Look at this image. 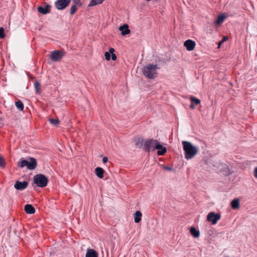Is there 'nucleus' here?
Returning <instances> with one entry per match:
<instances>
[{
    "instance_id": "c9c22d12",
    "label": "nucleus",
    "mask_w": 257,
    "mask_h": 257,
    "mask_svg": "<svg viewBox=\"0 0 257 257\" xmlns=\"http://www.w3.org/2000/svg\"><path fill=\"white\" fill-rule=\"evenodd\" d=\"M254 176L255 178H257V167L254 169Z\"/></svg>"
},
{
    "instance_id": "6e6552de",
    "label": "nucleus",
    "mask_w": 257,
    "mask_h": 257,
    "mask_svg": "<svg viewBox=\"0 0 257 257\" xmlns=\"http://www.w3.org/2000/svg\"><path fill=\"white\" fill-rule=\"evenodd\" d=\"M65 55V52L61 51H54L51 54L50 58L54 61H58L60 60Z\"/></svg>"
},
{
    "instance_id": "7c9ffc66",
    "label": "nucleus",
    "mask_w": 257,
    "mask_h": 257,
    "mask_svg": "<svg viewBox=\"0 0 257 257\" xmlns=\"http://www.w3.org/2000/svg\"><path fill=\"white\" fill-rule=\"evenodd\" d=\"M72 1L74 4L73 5H75V6H76L77 5L79 6H82V4L81 3L80 0H72Z\"/></svg>"
},
{
    "instance_id": "4be33fe9",
    "label": "nucleus",
    "mask_w": 257,
    "mask_h": 257,
    "mask_svg": "<svg viewBox=\"0 0 257 257\" xmlns=\"http://www.w3.org/2000/svg\"><path fill=\"white\" fill-rule=\"evenodd\" d=\"M15 105L18 109L21 111H23L24 108L23 103L20 100L15 102Z\"/></svg>"
},
{
    "instance_id": "6ab92c4d",
    "label": "nucleus",
    "mask_w": 257,
    "mask_h": 257,
    "mask_svg": "<svg viewBox=\"0 0 257 257\" xmlns=\"http://www.w3.org/2000/svg\"><path fill=\"white\" fill-rule=\"evenodd\" d=\"M190 233L192 235L195 237H198L199 236L200 232L198 230L196 229L194 227H191L190 229Z\"/></svg>"
},
{
    "instance_id": "a878e982",
    "label": "nucleus",
    "mask_w": 257,
    "mask_h": 257,
    "mask_svg": "<svg viewBox=\"0 0 257 257\" xmlns=\"http://www.w3.org/2000/svg\"><path fill=\"white\" fill-rule=\"evenodd\" d=\"M191 103L194 104L195 105H198L200 103V100L196 97H191Z\"/></svg>"
},
{
    "instance_id": "5701e85b",
    "label": "nucleus",
    "mask_w": 257,
    "mask_h": 257,
    "mask_svg": "<svg viewBox=\"0 0 257 257\" xmlns=\"http://www.w3.org/2000/svg\"><path fill=\"white\" fill-rule=\"evenodd\" d=\"M104 0H91L89 6L92 7L103 3Z\"/></svg>"
},
{
    "instance_id": "393cba45",
    "label": "nucleus",
    "mask_w": 257,
    "mask_h": 257,
    "mask_svg": "<svg viewBox=\"0 0 257 257\" xmlns=\"http://www.w3.org/2000/svg\"><path fill=\"white\" fill-rule=\"evenodd\" d=\"M49 120L51 124L55 126H57L60 122L58 118H50Z\"/></svg>"
},
{
    "instance_id": "bb28decb",
    "label": "nucleus",
    "mask_w": 257,
    "mask_h": 257,
    "mask_svg": "<svg viewBox=\"0 0 257 257\" xmlns=\"http://www.w3.org/2000/svg\"><path fill=\"white\" fill-rule=\"evenodd\" d=\"M77 10V9L76 8V7L75 6V5H72L71 7V8H70V14L71 15H74L76 13Z\"/></svg>"
},
{
    "instance_id": "72a5a7b5",
    "label": "nucleus",
    "mask_w": 257,
    "mask_h": 257,
    "mask_svg": "<svg viewBox=\"0 0 257 257\" xmlns=\"http://www.w3.org/2000/svg\"><path fill=\"white\" fill-rule=\"evenodd\" d=\"M162 167L165 170H168V171L172 170V168L171 167H170L166 166H162Z\"/></svg>"
},
{
    "instance_id": "2f4dec72",
    "label": "nucleus",
    "mask_w": 257,
    "mask_h": 257,
    "mask_svg": "<svg viewBox=\"0 0 257 257\" xmlns=\"http://www.w3.org/2000/svg\"><path fill=\"white\" fill-rule=\"evenodd\" d=\"M104 56L105 57L106 60H109L110 59V53L108 52H105L104 54Z\"/></svg>"
},
{
    "instance_id": "0eeeda50",
    "label": "nucleus",
    "mask_w": 257,
    "mask_h": 257,
    "mask_svg": "<svg viewBox=\"0 0 257 257\" xmlns=\"http://www.w3.org/2000/svg\"><path fill=\"white\" fill-rule=\"evenodd\" d=\"M70 2L71 0H57L55 3V6L59 10H63L69 5Z\"/></svg>"
},
{
    "instance_id": "e433bc0d",
    "label": "nucleus",
    "mask_w": 257,
    "mask_h": 257,
    "mask_svg": "<svg viewBox=\"0 0 257 257\" xmlns=\"http://www.w3.org/2000/svg\"><path fill=\"white\" fill-rule=\"evenodd\" d=\"M114 52V49L112 48H111L109 49V52L108 53H111V54H113V52Z\"/></svg>"
},
{
    "instance_id": "4c0bfd02",
    "label": "nucleus",
    "mask_w": 257,
    "mask_h": 257,
    "mask_svg": "<svg viewBox=\"0 0 257 257\" xmlns=\"http://www.w3.org/2000/svg\"><path fill=\"white\" fill-rule=\"evenodd\" d=\"M107 158L105 157H103V159H102V162L103 163H105L107 162Z\"/></svg>"
},
{
    "instance_id": "9b49d317",
    "label": "nucleus",
    "mask_w": 257,
    "mask_h": 257,
    "mask_svg": "<svg viewBox=\"0 0 257 257\" xmlns=\"http://www.w3.org/2000/svg\"><path fill=\"white\" fill-rule=\"evenodd\" d=\"M119 30L121 31L122 35H126L130 33V30L128 29V26L124 24L123 26H120Z\"/></svg>"
},
{
    "instance_id": "dca6fc26",
    "label": "nucleus",
    "mask_w": 257,
    "mask_h": 257,
    "mask_svg": "<svg viewBox=\"0 0 257 257\" xmlns=\"http://www.w3.org/2000/svg\"><path fill=\"white\" fill-rule=\"evenodd\" d=\"M231 206L232 209H236L239 207V200L238 198H235L231 202Z\"/></svg>"
},
{
    "instance_id": "c756f323",
    "label": "nucleus",
    "mask_w": 257,
    "mask_h": 257,
    "mask_svg": "<svg viewBox=\"0 0 257 257\" xmlns=\"http://www.w3.org/2000/svg\"><path fill=\"white\" fill-rule=\"evenodd\" d=\"M5 36L4 29L1 27L0 28V38L3 39Z\"/></svg>"
},
{
    "instance_id": "f8f14e48",
    "label": "nucleus",
    "mask_w": 257,
    "mask_h": 257,
    "mask_svg": "<svg viewBox=\"0 0 257 257\" xmlns=\"http://www.w3.org/2000/svg\"><path fill=\"white\" fill-rule=\"evenodd\" d=\"M97 252L93 249L88 248L87 249L85 257H98Z\"/></svg>"
},
{
    "instance_id": "f03ea898",
    "label": "nucleus",
    "mask_w": 257,
    "mask_h": 257,
    "mask_svg": "<svg viewBox=\"0 0 257 257\" xmlns=\"http://www.w3.org/2000/svg\"><path fill=\"white\" fill-rule=\"evenodd\" d=\"M158 69L157 64H149L143 68L142 73L146 78L154 79L158 76Z\"/></svg>"
},
{
    "instance_id": "f704fd0d",
    "label": "nucleus",
    "mask_w": 257,
    "mask_h": 257,
    "mask_svg": "<svg viewBox=\"0 0 257 257\" xmlns=\"http://www.w3.org/2000/svg\"><path fill=\"white\" fill-rule=\"evenodd\" d=\"M116 58L117 57L115 54H111V59L112 60L115 61L116 60Z\"/></svg>"
},
{
    "instance_id": "f257e3e1",
    "label": "nucleus",
    "mask_w": 257,
    "mask_h": 257,
    "mask_svg": "<svg viewBox=\"0 0 257 257\" xmlns=\"http://www.w3.org/2000/svg\"><path fill=\"white\" fill-rule=\"evenodd\" d=\"M183 148L184 151L185 158L187 160H191L198 154L199 148L193 146L191 142L183 141Z\"/></svg>"
},
{
    "instance_id": "20e7f679",
    "label": "nucleus",
    "mask_w": 257,
    "mask_h": 257,
    "mask_svg": "<svg viewBox=\"0 0 257 257\" xmlns=\"http://www.w3.org/2000/svg\"><path fill=\"white\" fill-rule=\"evenodd\" d=\"M29 160L30 161L24 160L23 158H21L18 163V167L20 168L27 167V168L30 170H34L37 166L36 159L34 158L30 157Z\"/></svg>"
},
{
    "instance_id": "7ed1b4c3",
    "label": "nucleus",
    "mask_w": 257,
    "mask_h": 257,
    "mask_svg": "<svg viewBox=\"0 0 257 257\" xmlns=\"http://www.w3.org/2000/svg\"><path fill=\"white\" fill-rule=\"evenodd\" d=\"M161 144L156 140L148 139L144 142V150L146 152H150L151 151H155L156 149L160 150Z\"/></svg>"
},
{
    "instance_id": "473e14b6",
    "label": "nucleus",
    "mask_w": 257,
    "mask_h": 257,
    "mask_svg": "<svg viewBox=\"0 0 257 257\" xmlns=\"http://www.w3.org/2000/svg\"><path fill=\"white\" fill-rule=\"evenodd\" d=\"M220 165L221 166V169H220V170H221L222 169L225 170L227 168V166L224 163H220Z\"/></svg>"
},
{
    "instance_id": "f3484780",
    "label": "nucleus",
    "mask_w": 257,
    "mask_h": 257,
    "mask_svg": "<svg viewBox=\"0 0 257 257\" xmlns=\"http://www.w3.org/2000/svg\"><path fill=\"white\" fill-rule=\"evenodd\" d=\"M95 174L99 178H102L103 177V174L104 173V170L100 167H97L95 170Z\"/></svg>"
},
{
    "instance_id": "a211bd4d",
    "label": "nucleus",
    "mask_w": 257,
    "mask_h": 257,
    "mask_svg": "<svg viewBox=\"0 0 257 257\" xmlns=\"http://www.w3.org/2000/svg\"><path fill=\"white\" fill-rule=\"evenodd\" d=\"M142 214L141 211H137L135 213V222L139 223L141 220Z\"/></svg>"
},
{
    "instance_id": "423d86ee",
    "label": "nucleus",
    "mask_w": 257,
    "mask_h": 257,
    "mask_svg": "<svg viewBox=\"0 0 257 257\" xmlns=\"http://www.w3.org/2000/svg\"><path fill=\"white\" fill-rule=\"evenodd\" d=\"M221 215L219 213H215L214 212H210L207 215V220L211 222L213 225L216 224L217 221L220 219Z\"/></svg>"
},
{
    "instance_id": "1a4fd4ad",
    "label": "nucleus",
    "mask_w": 257,
    "mask_h": 257,
    "mask_svg": "<svg viewBox=\"0 0 257 257\" xmlns=\"http://www.w3.org/2000/svg\"><path fill=\"white\" fill-rule=\"evenodd\" d=\"M28 185V183L26 181H24L22 182L19 181H17L14 185V187L17 190H23L27 187Z\"/></svg>"
},
{
    "instance_id": "cd10ccee",
    "label": "nucleus",
    "mask_w": 257,
    "mask_h": 257,
    "mask_svg": "<svg viewBox=\"0 0 257 257\" xmlns=\"http://www.w3.org/2000/svg\"><path fill=\"white\" fill-rule=\"evenodd\" d=\"M228 40V37L227 36H224L222 40L219 42L218 44V48L220 47L221 44L224 42Z\"/></svg>"
},
{
    "instance_id": "b1692460",
    "label": "nucleus",
    "mask_w": 257,
    "mask_h": 257,
    "mask_svg": "<svg viewBox=\"0 0 257 257\" xmlns=\"http://www.w3.org/2000/svg\"><path fill=\"white\" fill-rule=\"evenodd\" d=\"M40 87H41L40 83L38 81H36L34 83V87H35V91L37 93H39Z\"/></svg>"
},
{
    "instance_id": "aec40b11",
    "label": "nucleus",
    "mask_w": 257,
    "mask_h": 257,
    "mask_svg": "<svg viewBox=\"0 0 257 257\" xmlns=\"http://www.w3.org/2000/svg\"><path fill=\"white\" fill-rule=\"evenodd\" d=\"M134 142L135 143V145L137 147H138L139 148L142 147V146L143 145V139H142L141 138H136L134 140Z\"/></svg>"
},
{
    "instance_id": "c85d7f7f",
    "label": "nucleus",
    "mask_w": 257,
    "mask_h": 257,
    "mask_svg": "<svg viewBox=\"0 0 257 257\" xmlns=\"http://www.w3.org/2000/svg\"><path fill=\"white\" fill-rule=\"evenodd\" d=\"M5 166V161L3 157L0 156V167H4Z\"/></svg>"
},
{
    "instance_id": "412c9836",
    "label": "nucleus",
    "mask_w": 257,
    "mask_h": 257,
    "mask_svg": "<svg viewBox=\"0 0 257 257\" xmlns=\"http://www.w3.org/2000/svg\"><path fill=\"white\" fill-rule=\"evenodd\" d=\"M167 152V149L165 147H164L161 144V147L160 148V150H158L157 151V154L159 156H163L165 154V153Z\"/></svg>"
},
{
    "instance_id": "58836bf2",
    "label": "nucleus",
    "mask_w": 257,
    "mask_h": 257,
    "mask_svg": "<svg viewBox=\"0 0 257 257\" xmlns=\"http://www.w3.org/2000/svg\"><path fill=\"white\" fill-rule=\"evenodd\" d=\"M195 105L194 104L191 103V104L190 105L191 108H192V109H194L195 108V105Z\"/></svg>"
},
{
    "instance_id": "4468645a",
    "label": "nucleus",
    "mask_w": 257,
    "mask_h": 257,
    "mask_svg": "<svg viewBox=\"0 0 257 257\" xmlns=\"http://www.w3.org/2000/svg\"><path fill=\"white\" fill-rule=\"evenodd\" d=\"M25 211L27 214H32L35 212V209L32 205L26 204L25 206Z\"/></svg>"
},
{
    "instance_id": "2eb2a0df",
    "label": "nucleus",
    "mask_w": 257,
    "mask_h": 257,
    "mask_svg": "<svg viewBox=\"0 0 257 257\" xmlns=\"http://www.w3.org/2000/svg\"><path fill=\"white\" fill-rule=\"evenodd\" d=\"M226 16L224 15L221 14L218 16L214 23L217 25H220L223 22Z\"/></svg>"
},
{
    "instance_id": "39448f33",
    "label": "nucleus",
    "mask_w": 257,
    "mask_h": 257,
    "mask_svg": "<svg viewBox=\"0 0 257 257\" xmlns=\"http://www.w3.org/2000/svg\"><path fill=\"white\" fill-rule=\"evenodd\" d=\"M48 180L43 174H37L34 177V182L39 187H44L47 186Z\"/></svg>"
},
{
    "instance_id": "9d476101",
    "label": "nucleus",
    "mask_w": 257,
    "mask_h": 257,
    "mask_svg": "<svg viewBox=\"0 0 257 257\" xmlns=\"http://www.w3.org/2000/svg\"><path fill=\"white\" fill-rule=\"evenodd\" d=\"M184 46L188 51L193 50L195 47V42L191 40H187L184 42Z\"/></svg>"
},
{
    "instance_id": "ddd939ff",
    "label": "nucleus",
    "mask_w": 257,
    "mask_h": 257,
    "mask_svg": "<svg viewBox=\"0 0 257 257\" xmlns=\"http://www.w3.org/2000/svg\"><path fill=\"white\" fill-rule=\"evenodd\" d=\"M50 6L49 5H47L45 8L40 6L38 8V11L39 13L45 15L50 12Z\"/></svg>"
}]
</instances>
